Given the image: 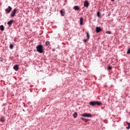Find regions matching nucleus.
<instances>
[{
  "label": "nucleus",
  "mask_w": 130,
  "mask_h": 130,
  "mask_svg": "<svg viewBox=\"0 0 130 130\" xmlns=\"http://www.w3.org/2000/svg\"><path fill=\"white\" fill-rule=\"evenodd\" d=\"M89 104L91 105V106H96V105L100 106L102 105V103L99 101H91L89 103Z\"/></svg>",
  "instance_id": "1"
},
{
  "label": "nucleus",
  "mask_w": 130,
  "mask_h": 130,
  "mask_svg": "<svg viewBox=\"0 0 130 130\" xmlns=\"http://www.w3.org/2000/svg\"><path fill=\"white\" fill-rule=\"evenodd\" d=\"M37 51L39 53H42L43 52V46L39 45L36 47Z\"/></svg>",
  "instance_id": "2"
},
{
  "label": "nucleus",
  "mask_w": 130,
  "mask_h": 130,
  "mask_svg": "<svg viewBox=\"0 0 130 130\" xmlns=\"http://www.w3.org/2000/svg\"><path fill=\"white\" fill-rule=\"evenodd\" d=\"M81 115L83 117H93V115L90 113H84Z\"/></svg>",
  "instance_id": "3"
},
{
  "label": "nucleus",
  "mask_w": 130,
  "mask_h": 130,
  "mask_svg": "<svg viewBox=\"0 0 130 130\" xmlns=\"http://www.w3.org/2000/svg\"><path fill=\"white\" fill-rule=\"evenodd\" d=\"M17 9L16 8H15L13 11H12L11 12V17L12 18H14V17H15V15H16V13H17Z\"/></svg>",
  "instance_id": "4"
},
{
  "label": "nucleus",
  "mask_w": 130,
  "mask_h": 130,
  "mask_svg": "<svg viewBox=\"0 0 130 130\" xmlns=\"http://www.w3.org/2000/svg\"><path fill=\"white\" fill-rule=\"evenodd\" d=\"M11 11H12V7L10 6H9L7 9H5V12H6L7 14H9L11 12Z\"/></svg>",
  "instance_id": "5"
},
{
  "label": "nucleus",
  "mask_w": 130,
  "mask_h": 130,
  "mask_svg": "<svg viewBox=\"0 0 130 130\" xmlns=\"http://www.w3.org/2000/svg\"><path fill=\"white\" fill-rule=\"evenodd\" d=\"M101 30H102L101 27H98V26L96 27L95 31H96V33H99V32H100V31H101Z\"/></svg>",
  "instance_id": "6"
},
{
  "label": "nucleus",
  "mask_w": 130,
  "mask_h": 130,
  "mask_svg": "<svg viewBox=\"0 0 130 130\" xmlns=\"http://www.w3.org/2000/svg\"><path fill=\"white\" fill-rule=\"evenodd\" d=\"M84 6L86 8H87V7H89V2H88V1H85L84 2Z\"/></svg>",
  "instance_id": "7"
},
{
  "label": "nucleus",
  "mask_w": 130,
  "mask_h": 130,
  "mask_svg": "<svg viewBox=\"0 0 130 130\" xmlns=\"http://www.w3.org/2000/svg\"><path fill=\"white\" fill-rule=\"evenodd\" d=\"M13 69L14 70H15V71H18L19 66H18L17 64L15 65L13 67Z\"/></svg>",
  "instance_id": "8"
},
{
  "label": "nucleus",
  "mask_w": 130,
  "mask_h": 130,
  "mask_svg": "<svg viewBox=\"0 0 130 130\" xmlns=\"http://www.w3.org/2000/svg\"><path fill=\"white\" fill-rule=\"evenodd\" d=\"M13 23H14V20H10L8 22L7 24L9 26H11V25H12V24H13Z\"/></svg>",
  "instance_id": "9"
},
{
  "label": "nucleus",
  "mask_w": 130,
  "mask_h": 130,
  "mask_svg": "<svg viewBox=\"0 0 130 130\" xmlns=\"http://www.w3.org/2000/svg\"><path fill=\"white\" fill-rule=\"evenodd\" d=\"M74 9L75 11H79V10H80V7L78 6H75L74 7Z\"/></svg>",
  "instance_id": "10"
},
{
  "label": "nucleus",
  "mask_w": 130,
  "mask_h": 130,
  "mask_svg": "<svg viewBox=\"0 0 130 130\" xmlns=\"http://www.w3.org/2000/svg\"><path fill=\"white\" fill-rule=\"evenodd\" d=\"M83 21H84V18L83 17H81L80 19V25H83Z\"/></svg>",
  "instance_id": "11"
},
{
  "label": "nucleus",
  "mask_w": 130,
  "mask_h": 130,
  "mask_svg": "<svg viewBox=\"0 0 130 130\" xmlns=\"http://www.w3.org/2000/svg\"><path fill=\"white\" fill-rule=\"evenodd\" d=\"M60 13L61 16H62V17L64 16V15L66 14V13H64V12L62 10H60Z\"/></svg>",
  "instance_id": "12"
},
{
  "label": "nucleus",
  "mask_w": 130,
  "mask_h": 130,
  "mask_svg": "<svg viewBox=\"0 0 130 130\" xmlns=\"http://www.w3.org/2000/svg\"><path fill=\"white\" fill-rule=\"evenodd\" d=\"M73 115V117L74 118H77V117L78 116V113L75 112Z\"/></svg>",
  "instance_id": "13"
},
{
  "label": "nucleus",
  "mask_w": 130,
  "mask_h": 130,
  "mask_svg": "<svg viewBox=\"0 0 130 130\" xmlns=\"http://www.w3.org/2000/svg\"><path fill=\"white\" fill-rule=\"evenodd\" d=\"M0 30H1V31H4V30H5V26H4L3 25H1Z\"/></svg>",
  "instance_id": "14"
},
{
  "label": "nucleus",
  "mask_w": 130,
  "mask_h": 130,
  "mask_svg": "<svg viewBox=\"0 0 130 130\" xmlns=\"http://www.w3.org/2000/svg\"><path fill=\"white\" fill-rule=\"evenodd\" d=\"M5 120L6 119H5V117H2L1 118H0V121H2V122H4V121H5Z\"/></svg>",
  "instance_id": "15"
},
{
  "label": "nucleus",
  "mask_w": 130,
  "mask_h": 130,
  "mask_svg": "<svg viewBox=\"0 0 130 130\" xmlns=\"http://www.w3.org/2000/svg\"><path fill=\"white\" fill-rule=\"evenodd\" d=\"M127 124L128 125V126L126 127V129H129L130 128V123L128 122H126Z\"/></svg>",
  "instance_id": "16"
},
{
  "label": "nucleus",
  "mask_w": 130,
  "mask_h": 130,
  "mask_svg": "<svg viewBox=\"0 0 130 130\" xmlns=\"http://www.w3.org/2000/svg\"><path fill=\"white\" fill-rule=\"evenodd\" d=\"M86 36L87 39H90V34L88 32H86Z\"/></svg>",
  "instance_id": "17"
},
{
  "label": "nucleus",
  "mask_w": 130,
  "mask_h": 130,
  "mask_svg": "<svg viewBox=\"0 0 130 130\" xmlns=\"http://www.w3.org/2000/svg\"><path fill=\"white\" fill-rule=\"evenodd\" d=\"M9 48H10V49H13V48H14V45H13V44H11L10 45Z\"/></svg>",
  "instance_id": "18"
},
{
  "label": "nucleus",
  "mask_w": 130,
  "mask_h": 130,
  "mask_svg": "<svg viewBox=\"0 0 130 130\" xmlns=\"http://www.w3.org/2000/svg\"><path fill=\"white\" fill-rule=\"evenodd\" d=\"M50 44V43L48 41H47L46 42V45H47V46H48V45H49Z\"/></svg>",
  "instance_id": "19"
},
{
  "label": "nucleus",
  "mask_w": 130,
  "mask_h": 130,
  "mask_svg": "<svg viewBox=\"0 0 130 130\" xmlns=\"http://www.w3.org/2000/svg\"><path fill=\"white\" fill-rule=\"evenodd\" d=\"M97 16H98V17H99L100 18L101 17V16H100V12H98L97 13Z\"/></svg>",
  "instance_id": "20"
},
{
  "label": "nucleus",
  "mask_w": 130,
  "mask_h": 130,
  "mask_svg": "<svg viewBox=\"0 0 130 130\" xmlns=\"http://www.w3.org/2000/svg\"><path fill=\"white\" fill-rule=\"evenodd\" d=\"M88 40H89V39H84V40H83V41H84V43H86L87 41H88Z\"/></svg>",
  "instance_id": "21"
},
{
  "label": "nucleus",
  "mask_w": 130,
  "mask_h": 130,
  "mask_svg": "<svg viewBox=\"0 0 130 130\" xmlns=\"http://www.w3.org/2000/svg\"><path fill=\"white\" fill-rule=\"evenodd\" d=\"M130 54V48H129L127 51V54Z\"/></svg>",
  "instance_id": "22"
},
{
  "label": "nucleus",
  "mask_w": 130,
  "mask_h": 130,
  "mask_svg": "<svg viewBox=\"0 0 130 130\" xmlns=\"http://www.w3.org/2000/svg\"><path fill=\"white\" fill-rule=\"evenodd\" d=\"M106 33V34H111V32L110 31H107Z\"/></svg>",
  "instance_id": "23"
},
{
  "label": "nucleus",
  "mask_w": 130,
  "mask_h": 130,
  "mask_svg": "<svg viewBox=\"0 0 130 130\" xmlns=\"http://www.w3.org/2000/svg\"><path fill=\"white\" fill-rule=\"evenodd\" d=\"M108 70H112V67L111 66L108 67Z\"/></svg>",
  "instance_id": "24"
},
{
  "label": "nucleus",
  "mask_w": 130,
  "mask_h": 130,
  "mask_svg": "<svg viewBox=\"0 0 130 130\" xmlns=\"http://www.w3.org/2000/svg\"><path fill=\"white\" fill-rule=\"evenodd\" d=\"M84 121H85V122H88L89 121V119H85L84 120Z\"/></svg>",
  "instance_id": "25"
},
{
  "label": "nucleus",
  "mask_w": 130,
  "mask_h": 130,
  "mask_svg": "<svg viewBox=\"0 0 130 130\" xmlns=\"http://www.w3.org/2000/svg\"><path fill=\"white\" fill-rule=\"evenodd\" d=\"M0 61H2V62L4 61V58H0Z\"/></svg>",
  "instance_id": "26"
},
{
  "label": "nucleus",
  "mask_w": 130,
  "mask_h": 130,
  "mask_svg": "<svg viewBox=\"0 0 130 130\" xmlns=\"http://www.w3.org/2000/svg\"><path fill=\"white\" fill-rule=\"evenodd\" d=\"M81 119H82V120H84V121H85V119L84 118H81Z\"/></svg>",
  "instance_id": "27"
},
{
  "label": "nucleus",
  "mask_w": 130,
  "mask_h": 130,
  "mask_svg": "<svg viewBox=\"0 0 130 130\" xmlns=\"http://www.w3.org/2000/svg\"><path fill=\"white\" fill-rule=\"evenodd\" d=\"M14 41H17V39H15Z\"/></svg>",
  "instance_id": "28"
},
{
  "label": "nucleus",
  "mask_w": 130,
  "mask_h": 130,
  "mask_svg": "<svg viewBox=\"0 0 130 130\" xmlns=\"http://www.w3.org/2000/svg\"><path fill=\"white\" fill-rule=\"evenodd\" d=\"M115 0H111V2H114Z\"/></svg>",
  "instance_id": "29"
},
{
  "label": "nucleus",
  "mask_w": 130,
  "mask_h": 130,
  "mask_svg": "<svg viewBox=\"0 0 130 130\" xmlns=\"http://www.w3.org/2000/svg\"><path fill=\"white\" fill-rule=\"evenodd\" d=\"M108 16H110V14H108Z\"/></svg>",
  "instance_id": "30"
}]
</instances>
